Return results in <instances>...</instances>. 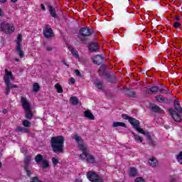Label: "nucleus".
<instances>
[{"label": "nucleus", "mask_w": 182, "mask_h": 182, "mask_svg": "<svg viewBox=\"0 0 182 182\" xmlns=\"http://www.w3.org/2000/svg\"><path fill=\"white\" fill-rule=\"evenodd\" d=\"M43 33L46 38H52L53 36V31L49 26H46L43 28Z\"/></svg>", "instance_id": "9d476101"}, {"label": "nucleus", "mask_w": 182, "mask_h": 182, "mask_svg": "<svg viewBox=\"0 0 182 182\" xmlns=\"http://www.w3.org/2000/svg\"><path fill=\"white\" fill-rule=\"evenodd\" d=\"M47 50H52V48H47Z\"/></svg>", "instance_id": "603ef678"}, {"label": "nucleus", "mask_w": 182, "mask_h": 182, "mask_svg": "<svg viewBox=\"0 0 182 182\" xmlns=\"http://www.w3.org/2000/svg\"><path fill=\"white\" fill-rule=\"evenodd\" d=\"M52 163H53V166H57L58 163H59V159L56 157H53L52 159Z\"/></svg>", "instance_id": "c9c22d12"}, {"label": "nucleus", "mask_w": 182, "mask_h": 182, "mask_svg": "<svg viewBox=\"0 0 182 182\" xmlns=\"http://www.w3.org/2000/svg\"><path fill=\"white\" fill-rule=\"evenodd\" d=\"M134 182H144V178L138 177L135 179Z\"/></svg>", "instance_id": "58836bf2"}, {"label": "nucleus", "mask_w": 182, "mask_h": 182, "mask_svg": "<svg viewBox=\"0 0 182 182\" xmlns=\"http://www.w3.org/2000/svg\"><path fill=\"white\" fill-rule=\"evenodd\" d=\"M175 19H176V21H180V19H181L180 16H176L175 17Z\"/></svg>", "instance_id": "c03bdc74"}, {"label": "nucleus", "mask_w": 182, "mask_h": 182, "mask_svg": "<svg viewBox=\"0 0 182 182\" xmlns=\"http://www.w3.org/2000/svg\"><path fill=\"white\" fill-rule=\"evenodd\" d=\"M155 99L156 102H159V103H168V99L167 97H164L163 95H156L155 97Z\"/></svg>", "instance_id": "f8f14e48"}, {"label": "nucleus", "mask_w": 182, "mask_h": 182, "mask_svg": "<svg viewBox=\"0 0 182 182\" xmlns=\"http://www.w3.org/2000/svg\"><path fill=\"white\" fill-rule=\"evenodd\" d=\"M22 42V35L19 34L16 40V50L17 53L18 54V56L21 58H23V49H22V44H21Z\"/></svg>", "instance_id": "6e6552de"}, {"label": "nucleus", "mask_w": 182, "mask_h": 182, "mask_svg": "<svg viewBox=\"0 0 182 182\" xmlns=\"http://www.w3.org/2000/svg\"><path fill=\"white\" fill-rule=\"evenodd\" d=\"M149 163L151 167H156L157 166V159L156 158H151L149 159Z\"/></svg>", "instance_id": "b1692460"}, {"label": "nucleus", "mask_w": 182, "mask_h": 182, "mask_svg": "<svg viewBox=\"0 0 182 182\" xmlns=\"http://www.w3.org/2000/svg\"><path fill=\"white\" fill-rule=\"evenodd\" d=\"M75 73L76 76H78L79 77H82V74L80 73V71H79V70H75Z\"/></svg>", "instance_id": "a19ab883"}, {"label": "nucleus", "mask_w": 182, "mask_h": 182, "mask_svg": "<svg viewBox=\"0 0 182 182\" xmlns=\"http://www.w3.org/2000/svg\"><path fill=\"white\" fill-rule=\"evenodd\" d=\"M92 60L95 65H100L102 62H103V57H102L100 55H98L93 57Z\"/></svg>", "instance_id": "4468645a"}, {"label": "nucleus", "mask_w": 182, "mask_h": 182, "mask_svg": "<svg viewBox=\"0 0 182 182\" xmlns=\"http://www.w3.org/2000/svg\"><path fill=\"white\" fill-rule=\"evenodd\" d=\"M132 95H131L129 96H131V97H135L136 95L134 94V92H132Z\"/></svg>", "instance_id": "a18cd8bd"}, {"label": "nucleus", "mask_w": 182, "mask_h": 182, "mask_svg": "<svg viewBox=\"0 0 182 182\" xmlns=\"http://www.w3.org/2000/svg\"><path fill=\"white\" fill-rule=\"evenodd\" d=\"M129 122L132 126H133L135 130H137L138 133L144 134V136H149V132H144V129L140 128V122L134 118H129Z\"/></svg>", "instance_id": "39448f33"}, {"label": "nucleus", "mask_w": 182, "mask_h": 182, "mask_svg": "<svg viewBox=\"0 0 182 182\" xmlns=\"http://www.w3.org/2000/svg\"><path fill=\"white\" fill-rule=\"evenodd\" d=\"M156 144L154 143V142H153V144H152V146H154Z\"/></svg>", "instance_id": "864d4df0"}, {"label": "nucleus", "mask_w": 182, "mask_h": 182, "mask_svg": "<svg viewBox=\"0 0 182 182\" xmlns=\"http://www.w3.org/2000/svg\"><path fill=\"white\" fill-rule=\"evenodd\" d=\"M50 143L54 153H63V144H65V138L63 136H53L51 138Z\"/></svg>", "instance_id": "f257e3e1"}, {"label": "nucleus", "mask_w": 182, "mask_h": 182, "mask_svg": "<svg viewBox=\"0 0 182 182\" xmlns=\"http://www.w3.org/2000/svg\"><path fill=\"white\" fill-rule=\"evenodd\" d=\"M40 87H41L39 86V84L34 83V85H33V92H38V90H39Z\"/></svg>", "instance_id": "e433bc0d"}, {"label": "nucleus", "mask_w": 182, "mask_h": 182, "mask_svg": "<svg viewBox=\"0 0 182 182\" xmlns=\"http://www.w3.org/2000/svg\"><path fill=\"white\" fill-rule=\"evenodd\" d=\"M170 114H171V116L173 117V120H175V122H179L181 121V117H180V114L176 112V111H171Z\"/></svg>", "instance_id": "ddd939ff"}, {"label": "nucleus", "mask_w": 182, "mask_h": 182, "mask_svg": "<svg viewBox=\"0 0 182 182\" xmlns=\"http://www.w3.org/2000/svg\"><path fill=\"white\" fill-rule=\"evenodd\" d=\"M32 158H31L30 156H28L24 159V170L26 171L27 176L28 177L32 174V172H31V170H29V166H31V160Z\"/></svg>", "instance_id": "1a4fd4ad"}, {"label": "nucleus", "mask_w": 182, "mask_h": 182, "mask_svg": "<svg viewBox=\"0 0 182 182\" xmlns=\"http://www.w3.org/2000/svg\"><path fill=\"white\" fill-rule=\"evenodd\" d=\"M4 80V83H5L6 86V89H5L6 95H9L11 90L13 88L18 89V85H12L11 83V80H14V75H12L11 71H9L6 69L5 70Z\"/></svg>", "instance_id": "f03ea898"}, {"label": "nucleus", "mask_w": 182, "mask_h": 182, "mask_svg": "<svg viewBox=\"0 0 182 182\" xmlns=\"http://www.w3.org/2000/svg\"><path fill=\"white\" fill-rule=\"evenodd\" d=\"M48 8H49V11H50V14L51 16H53V18H56V16H57L56 10L50 6H48Z\"/></svg>", "instance_id": "393cba45"}, {"label": "nucleus", "mask_w": 182, "mask_h": 182, "mask_svg": "<svg viewBox=\"0 0 182 182\" xmlns=\"http://www.w3.org/2000/svg\"><path fill=\"white\" fill-rule=\"evenodd\" d=\"M112 127H126V124L124 122H114L112 124Z\"/></svg>", "instance_id": "6ab92c4d"}, {"label": "nucleus", "mask_w": 182, "mask_h": 182, "mask_svg": "<svg viewBox=\"0 0 182 182\" xmlns=\"http://www.w3.org/2000/svg\"><path fill=\"white\" fill-rule=\"evenodd\" d=\"M70 103H71V105H73L74 106H76L79 105V100H77V97H72L70 99Z\"/></svg>", "instance_id": "aec40b11"}, {"label": "nucleus", "mask_w": 182, "mask_h": 182, "mask_svg": "<svg viewBox=\"0 0 182 182\" xmlns=\"http://www.w3.org/2000/svg\"><path fill=\"white\" fill-rule=\"evenodd\" d=\"M73 139L75 140V141L78 144V147L82 153L80 155V159L82 161H87V156L89 154H87V148L83 144V140H82V137L77 134H74Z\"/></svg>", "instance_id": "7ed1b4c3"}, {"label": "nucleus", "mask_w": 182, "mask_h": 182, "mask_svg": "<svg viewBox=\"0 0 182 182\" xmlns=\"http://www.w3.org/2000/svg\"><path fill=\"white\" fill-rule=\"evenodd\" d=\"M15 27L14 24L9 23L6 21L0 23V32H5V33H14Z\"/></svg>", "instance_id": "423d86ee"}, {"label": "nucleus", "mask_w": 182, "mask_h": 182, "mask_svg": "<svg viewBox=\"0 0 182 182\" xmlns=\"http://www.w3.org/2000/svg\"><path fill=\"white\" fill-rule=\"evenodd\" d=\"M180 26H181V23H180V22L176 21L173 23V27L176 28H180Z\"/></svg>", "instance_id": "ea45409f"}, {"label": "nucleus", "mask_w": 182, "mask_h": 182, "mask_svg": "<svg viewBox=\"0 0 182 182\" xmlns=\"http://www.w3.org/2000/svg\"><path fill=\"white\" fill-rule=\"evenodd\" d=\"M21 103L26 113V118L32 119V117H33V114H32V111L31 110V104H29V101H28L25 97H21Z\"/></svg>", "instance_id": "20e7f679"}, {"label": "nucleus", "mask_w": 182, "mask_h": 182, "mask_svg": "<svg viewBox=\"0 0 182 182\" xmlns=\"http://www.w3.org/2000/svg\"><path fill=\"white\" fill-rule=\"evenodd\" d=\"M16 62H19V59L18 58H16Z\"/></svg>", "instance_id": "3c124183"}, {"label": "nucleus", "mask_w": 182, "mask_h": 182, "mask_svg": "<svg viewBox=\"0 0 182 182\" xmlns=\"http://www.w3.org/2000/svg\"><path fill=\"white\" fill-rule=\"evenodd\" d=\"M151 109L154 111V112H160V107L157 106V105H153L151 107Z\"/></svg>", "instance_id": "72a5a7b5"}, {"label": "nucleus", "mask_w": 182, "mask_h": 182, "mask_svg": "<svg viewBox=\"0 0 182 182\" xmlns=\"http://www.w3.org/2000/svg\"><path fill=\"white\" fill-rule=\"evenodd\" d=\"M75 82H76V80H75V78L70 77V78L69 79L68 83H69L70 85H75Z\"/></svg>", "instance_id": "4c0bfd02"}, {"label": "nucleus", "mask_w": 182, "mask_h": 182, "mask_svg": "<svg viewBox=\"0 0 182 182\" xmlns=\"http://www.w3.org/2000/svg\"><path fill=\"white\" fill-rule=\"evenodd\" d=\"M159 91V88L157 86L151 87L150 89L147 90L148 93H150V92L151 93H157V92Z\"/></svg>", "instance_id": "4be33fe9"}, {"label": "nucleus", "mask_w": 182, "mask_h": 182, "mask_svg": "<svg viewBox=\"0 0 182 182\" xmlns=\"http://www.w3.org/2000/svg\"><path fill=\"white\" fill-rule=\"evenodd\" d=\"M129 177H134L137 176V169L136 168H130L129 171Z\"/></svg>", "instance_id": "a211bd4d"}, {"label": "nucleus", "mask_w": 182, "mask_h": 182, "mask_svg": "<svg viewBox=\"0 0 182 182\" xmlns=\"http://www.w3.org/2000/svg\"><path fill=\"white\" fill-rule=\"evenodd\" d=\"M2 166V164L0 162V167Z\"/></svg>", "instance_id": "5fc2aeb1"}, {"label": "nucleus", "mask_w": 182, "mask_h": 182, "mask_svg": "<svg viewBox=\"0 0 182 182\" xmlns=\"http://www.w3.org/2000/svg\"><path fill=\"white\" fill-rule=\"evenodd\" d=\"M41 9H43V11H46V9H45V5L41 4Z\"/></svg>", "instance_id": "37998d69"}, {"label": "nucleus", "mask_w": 182, "mask_h": 182, "mask_svg": "<svg viewBox=\"0 0 182 182\" xmlns=\"http://www.w3.org/2000/svg\"><path fill=\"white\" fill-rule=\"evenodd\" d=\"M11 2H16L18 0H11Z\"/></svg>", "instance_id": "8fccbe9b"}, {"label": "nucleus", "mask_w": 182, "mask_h": 182, "mask_svg": "<svg viewBox=\"0 0 182 182\" xmlns=\"http://www.w3.org/2000/svg\"><path fill=\"white\" fill-rule=\"evenodd\" d=\"M16 130V132H23V133H28V129L23 127H18Z\"/></svg>", "instance_id": "c756f323"}, {"label": "nucleus", "mask_w": 182, "mask_h": 182, "mask_svg": "<svg viewBox=\"0 0 182 182\" xmlns=\"http://www.w3.org/2000/svg\"><path fill=\"white\" fill-rule=\"evenodd\" d=\"M87 178L91 182H105V179L102 176L97 175L95 171H90L87 173Z\"/></svg>", "instance_id": "0eeeda50"}, {"label": "nucleus", "mask_w": 182, "mask_h": 182, "mask_svg": "<svg viewBox=\"0 0 182 182\" xmlns=\"http://www.w3.org/2000/svg\"><path fill=\"white\" fill-rule=\"evenodd\" d=\"M99 49V45L96 43H92L89 46V50L90 52H96Z\"/></svg>", "instance_id": "f3484780"}, {"label": "nucleus", "mask_w": 182, "mask_h": 182, "mask_svg": "<svg viewBox=\"0 0 182 182\" xmlns=\"http://www.w3.org/2000/svg\"><path fill=\"white\" fill-rule=\"evenodd\" d=\"M132 134L134 136V140L136 141L137 143H141L143 141V138L141 136L134 132H132Z\"/></svg>", "instance_id": "412c9836"}, {"label": "nucleus", "mask_w": 182, "mask_h": 182, "mask_svg": "<svg viewBox=\"0 0 182 182\" xmlns=\"http://www.w3.org/2000/svg\"><path fill=\"white\" fill-rule=\"evenodd\" d=\"M75 182H82V179H80V178H77V179L75 180Z\"/></svg>", "instance_id": "49530a36"}, {"label": "nucleus", "mask_w": 182, "mask_h": 182, "mask_svg": "<svg viewBox=\"0 0 182 182\" xmlns=\"http://www.w3.org/2000/svg\"><path fill=\"white\" fill-rule=\"evenodd\" d=\"M71 53H72L73 55L74 56V58H75V59L79 60V53L77 52V50H76L75 49H72Z\"/></svg>", "instance_id": "cd10ccee"}, {"label": "nucleus", "mask_w": 182, "mask_h": 182, "mask_svg": "<svg viewBox=\"0 0 182 182\" xmlns=\"http://www.w3.org/2000/svg\"><path fill=\"white\" fill-rule=\"evenodd\" d=\"M122 117L125 119V120H128L131 118L129 117V115L127 114H122Z\"/></svg>", "instance_id": "79ce46f5"}, {"label": "nucleus", "mask_w": 182, "mask_h": 182, "mask_svg": "<svg viewBox=\"0 0 182 182\" xmlns=\"http://www.w3.org/2000/svg\"><path fill=\"white\" fill-rule=\"evenodd\" d=\"M177 161L180 164H182V151L179 153L178 155L176 156Z\"/></svg>", "instance_id": "473e14b6"}, {"label": "nucleus", "mask_w": 182, "mask_h": 182, "mask_svg": "<svg viewBox=\"0 0 182 182\" xmlns=\"http://www.w3.org/2000/svg\"><path fill=\"white\" fill-rule=\"evenodd\" d=\"M95 156L91 154H88V156L87 157V163H95Z\"/></svg>", "instance_id": "bb28decb"}, {"label": "nucleus", "mask_w": 182, "mask_h": 182, "mask_svg": "<svg viewBox=\"0 0 182 182\" xmlns=\"http://www.w3.org/2000/svg\"><path fill=\"white\" fill-rule=\"evenodd\" d=\"M159 92L160 93H162V95H168V88L160 89Z\"/></svg>", "instance_id": "f704fd0d"}, {"label": "nucleus", "mask_w": 182, "mask_h": 182, "mask_svg": "<svg viewBox=\"0 0 182 182\" xmlns=\"http://www.w3.org/2000/svg\"><path fill=\"white\" fill-rule=\"evenodd\" d=\"M41 166L43 168H48L49 167V161L48 160H43Z\"/></svg>", "instance_id": "c85d7f7f"}, {"label": "nucleus", "mask_w": 182, "mask_h": 182, "mask_svg": "<svg viewBox=\"0 0 182 182\" xmlns=\"http://www.w3.org/2000/svg\"><path fill=\"white\" fill-rule=\"evenodd\" d=\"M84 116L90 120H95V115H93V113L90 112L89 110L84 112Z\"/></svg>", "instance_id": "dca6fc26"}, {"label": "nucleus", "mask_w": 182, "mask_h": 182, "mask_svg": "<svg viewBox=\"0 0 182 182\" xmlns=\"http://www.w3.org/2000/svg\"><path fill=\"white\" fill-rule=\"evenodd\" d=\"M31 124H32L28 119L23 121V126H24V127H31Z\"/></svg>", "instance_id": "7c9ffc66"}, {"label": "nucleus", "mask_w": 182, "mask_h": 182, "mask_svg": "<svg viewBox=\"0 0 182 182\" xmlns=\"http://www.w3.org/2000/svg\"><path fill=\"white\" fill-rule=\"evenodd\" d=\"M173 107L178 112V113H182V107L180 106V101L178 100H175L173 101Z\"/></svg>", "instance_id": "2eb2a0df"}, {"label": "nucleus", "mask_w": 182, "mask_h": 182, "mask_svg": "<svg viewBox=\"0 0 182 182\" xmlns=\"http://www.w3.org/2000/svg\"><path fill=\"white\" fill-rule=\"evenodd\" d=\"M2 14H3L2 9H0V16H2Z\"/></svg>", "instance_id": "09e8293b"}, {"label": "nucleus", "mask_w": 182, "mask_h": 182, "mask_svg": "<svg viewBox=\"0 0 182 182\" xmlns=\"http://www.w3.org/2000/svg\"><path fill=\"white\" fill-rule=\"evenodd\" d=\"M0 2L1 4H5V2H6V0H0Z\"/></svg>", "instance_id": "de8ad7c7"}, {"label": "nucleus", "mask_w": 182, "mask_h": 182, "mask_svg": "<svg viewBox=\"0 0 182 182\" xmlns=\"http://www.w3.org/2000/svg\"><path fill=\"white\" fill-rule=\"evenodd\" d=\"M35 161L37 163V164H40L41 161H43V156L41 154H38L35 157Z\"/></svg>", "instance_id": "5701e85b"}, {"label": "nucleus", "mask_w": 182, "mask_h": 182, "mask_svg": "<svg viewBox=\"0 0 182 182\" xmlns=\"http://www.w3.org/2000/svg\"><path fill=\"white\" fill-rule=\"evenodd\" d=\"M80 35L81 36H90V35H92V30L90 28H82L80 30Z\"/></svg>", "instance_id": "9b49d317"}, {"label": "nucleus", "mask_w": 182, "mask_h": 182, "mask_svg": "<svg viewBox=\"0 0 182 182\" xmlns=\"http://www.w3.org/2000/svg\"><path fill=\"white\" fill-rule=\"evenodd\" d=\"M95 85L97 89H100V90H101V89H102V87H103V82L102 81H97L95 83Z\"/></svg>", "instance_id": "2f4dec72"}, {"label": "nucleus", "mask_w": 182, "mask_h": 182, "mask_svg": "<svg viewBox=\"0 0 182 182\" xmlns=\"http://www.w3.org/2000/svg\"><path fill=\"white\" fill-rule=\"evenodd\" d=\"M55 87L57 90L58 93H63V89L62 88V85H60V84H55Z\"/></svg>", "instance_id": "a878e982"}]
</instances>
